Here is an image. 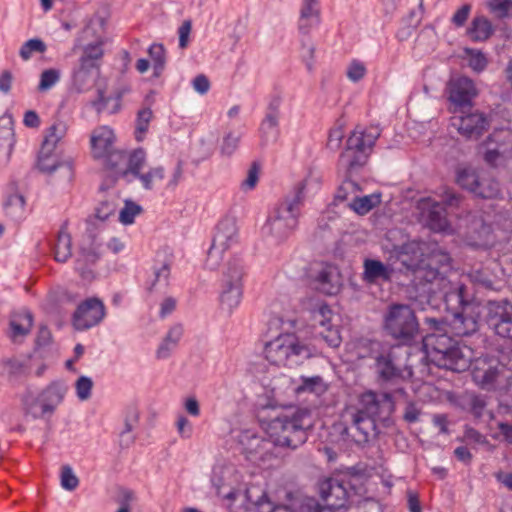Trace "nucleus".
<instances>
[{
	"label": "nucleus",
	"instance_id": "1",
	"mask_svg": "<svg viewBox=\"0 0 512 512\" xmlns=\"http://www.w3.org/2000/svg\"><path fill=\"white\" fill-rule=\"evenodd\" d=\"M312 423L307 409L282 412L272 418L266 427V433L275 446L296 449L308 438Z\"/></svg>",
	"mask_w": 512,
	"mask_h": 512
},
{
	"label": "nucleus",
	"instance_id": "2",
	"mask_svg": "<svg viewBox=\"0 0 512 512\" xmlns=\"http://www.w3.org/2000/svg\"><path fill=\"white\" fill-rule=\"evenodd\" d=\"M304 190L305 184L299 183L293 195L287 196L273 209L262 227L263 234L272 238L276 244L285 241L297 227Z\"/></svg>",
	"mask_w": 512,
	"mask_h": 512
},
{
	"label": "nucleus",
	"instance_id": "3",
	"mask_svg": "<svg viewBox=\"0 0 512 512\" xmlns=\"http://www.w3.org/2000/svg\"><path fill=\"white\" fill-rule=\"evenodd\" d=\"M422 343L426 357L436 367L457 373L469 368L470 357L464 353L460 342L450 335H424Z\"/></svg>",
	"mask_w": 512,
	"mask_h": 512
},
{
	"label": "nucleus",
	"instance_id": "4",
	"mask_svg": "<svg viewBox=\"0 0 512 512\" xmlns=\"http://www.w3.org/2000/svg\"><path fill=\"white\" fill-rule=\"evenodd\" d=\"M383 330L401 345H412L419 336H423L415 310L403 303L387 306L383 316Z\"/></svg>",
	"mask_w": 512,
	"mask_h": 512
},
{
	"label": "nucleus",
	"instance_id": "5",
	"mask_svg": "<svg viewBox=\"0 0 512 512\" xmlns=\"http://www.w3.org/2000/svg\"><path fill=\"white\" fill-rule=\"evenodd\" d=\"M380 136V132L358 131L355 129L346 141L340 160L346 163L349 172L363 167L372 152V149Z\"/></svg>",
	"mask_w": 512,
	"mask_h": 512
},
{
	"label": "nucleus",
	"instance_id": "6",
	"mask_svg": "<svg viewBox=\"0 0 512 512\" xmlns=\"http://www.w3.org/2000/svg\"><path fill=\"white\" fill-rule=\"evenodd\" d=\"M481 307L482 323L499 338L512 339V301L487 300Z\"/></svg>",
	"mask_w": 512,
	"mask_h": 512
},
{
	"label": "nucleus",
	"instance_id": "7",
	"mask_svg": "<svg viewBox=\"0 0 512 512\" xmlns=\"http://www.w3.org/2000/svg\"><path fill=\"white\" fill-rule=\"evenodd\" d=\"M243 275V261L240 257L235 256L227 263V268L223 274L222 291L219 297L221 308L227 310L229 313H231L234 308L238 307L241 302L243 295Z\"/></svg>",
	"mask_w": 512,
	"mask_h": 512
},
{
	"label": "nucleus",
	"instance_id": "8",
	"mask_svg": "<svg viewBox=\"0 0 512 512\" xmlns=\"http://www.w3.org/2000/svg\"><path fill=\"white\" fill-rule=\"evenodd\" d=\"M66 392L67 387L62 382H51L36 398H24L26 413L34 419L43 418L46 414L52 415L63 401Z\"/></svg>",
	"mask_w": 512,
	"mask_h": 512
},
{
	"label": "nucleus",
	"instance_id": "9",
	"mask_svg": "<svg viewBox=\"0 0 512 512\" xmlns=\"http://www.w3.org/2000/svg\"><path fill=\"white\" fill-rule=\"evenodd\" d=\"M475 385L480 389L491 392L498 388L499 378L505 371V366L494 356H480L470 359L469 368Z\"/></svg>",
	"mask_w": 512,
	"mask_h": 512
},
{
	"label": "nucleus",
	"instance_id": "10",
	"mask_svg": "<svg viewBox=\"0 0 512 512\" xmlns=\"http://www.w3.org/2000/svg\"><path fill=\"white\" fill-rule=\"evenodd\" d=\"M238 241L236 222L232 218L222 219L213 237L212 244L207 253L205 265L210 270L218 268L223 253Z\"/></svg>",
	"mask_w": 512,
	"mask_h": 512
},
{
	"label": "nucleus",
	"instance_id": "11",
	"mask_svg": "<svg viewBox=\"0 0 512 512\" xmlns=\"http://www.w3.org/2000/svg\"><path fill=\"white\" fill-rule=\"evenodd\" d=\"M368 357L374 360L373 368L379 382L389 383L401 377L402 370L396 364V355L393 347L383 345L376 340L370 341Z\"/></svg>",
	"mask_w": 512,
	"mask_h": 512
},
{
	"label": "nucleus",
	"instance_id": "12",
	"mask_svg": "<svg viewBox=\"0 0 512 512\" xmlns=\"http://www.w3.org/2000/svg\"><path fill=\"white\" fill-rule=\"evenodd\" d=\"M351 483L345 477H330L319 483V494L334 512L345 510L350 497Z\"/></svg>",
	"mask_w": 512,
	"mask_h": 512
},
{
	"label": "nucleus",
	"instance_id": "13",
	"mask_svg": "<svg viewBox=\"0 0 512 512\" xmlns=\"http://www.w3.org/2000/svg\"><path fill=\"white\" fill-rule=\"evenodd\" d=\"M452 259L448 252L442 250H433L422 264L418 279L433 284L438 281L439 284L448 281L447 274L451 271Z\"/></svg>",
	"mask_w": 512,
	"mask_h": 512
},
{
	"label": "nucleus",
	"instance_id": "14",
	"mask_svg": "<svg viewBox=\"0 0 512 512\" xmlns=\"http://www.w3.org/2000/svg\"><path fill=\"white\" fill-rule=\"evenodd\" d=\"M281 105L282 97L279 94L270 96L264 118L258 129L261 147L276 143L280 136Z\"/></svg>",
	"mask_w": 512,
	"mask_h": 512
},
{
	"label": "nucleus",
	"instance_id": "15",
	"mask_svg": "<svg viewBox=\"0 0 512 512\" xmlns=\"http://www.w3.org/2000/svg\"><path fill=\"white\" fill-rule=\"evenodd\" d=\"M106 314L103 302L96 297L82 301L72 315V325L77 331H86L102 322Z\"/></svg>",
	"mask_w": 512,
	"mask_h": 512
},
{
	"label": "nucleus",
	"instance_id": "16",
	"mask_svg": "<svg viewBox=\"0 0 512 512\" xmlns=\"http://www.w3.org/2000/svg\"><path fill=\"white\" fill-rule=\"evenodd\" d=\"M449 316L450 332L458 337L471 336L476 333L482 323V307L477 304L465 310L453 312Z\"/></svg>",
	"mask_w": 512,
	"mask_h": 512
},
{
	"label": "nucleus",
	"instance_id": "17",
	"mask_svg": "<svg viewBox=\"0 0 512 512\" xmlns=\"http://www.w3.org/2000/svg\"><path fill=\"white\" fill-rule=\"evenodd\" d=\"M440 285L443 286L444 289L443 301L446 306L447 315L460 310H465L468 306L477 305L474 301L473 295L464 283L448 280Z\"/></svg>",
	"mask_w": 512,
	"mask_h": 512
},
{
	"label": "nucleus",
	"instance_id": "18",
	"mask_svg": "<svg viewBox=\"0 0 512 512\" xmlns=\"http://www.w3.org/2000/svg\"><path fill=\"white\" fill-rule=\"evenodd\" d=\"M449 101L461 110L471 108L478 91L472 79L460 76L447 83Z\"/></svg>",
	"mask_w": 512,
	"mask_h": 512
},
{
	"label": "nucleus",
	"instance_id": "19",
	"mask_svg": "<svg viewBox=\"0 0 512 512\" xmlns=\"http://www.w3.org/2000/svg\"><path fill=\"white\" fill-rule=\"evenodd\" d=\"M417 209L425 224L432 231H444L449 226L445 207L431 198H421L417 202Z\"/></svg>",
	"mask_w": 512,
	"mask_h": 512
},
{
	"label": "nucleus",
	"instance_id": "20",
	"mask_svg": "<svg viewBox=\"0 0 512 512\" xmlns=\"http://www.w3.org/2000/svg\"><path fill=\"white\" fill-rule=\"evenodd\" d=\"M393 251L406 272H412L417 278L425 259L420 244L416 241H409L401 245H395Z\"/></svg>",
	"mask_w": 512,
	"mask_h": 512
},
{
	"label": "nucleus",
	"instance_id": "21",
	"mask_svg": "<svg viewBox=\"0 0 512 512\" xmlns=\"http://www.w3.org/2000/svg\"><path fill=\"white\" fill-rule=\"evenodd\" d=\"M275 351L279 358L282 357L286 359L297 358L295 360L296 363L303 361L304 359H308L311 356V352L309 347L299 342L297 339H288L283 342L279 340L270 342L265 347V353L267 359H271V353Z\"/></svg>",
	"mask_w": 512,
	"mask_h": 512
},
{
	"label": "nucleus",
	"instance_id": "22",
	"mask_svg": "<svg viewBox=\"0 0 512 512\" xmlns=\"http://www.w3.org/2000/svg\"><path fill=\"white\" fill-rule=\"evenodd\" d=\"M453 125L465 138L477 140L488 130L490 120L484 113L473 112L455 118Z\"/></svg>",
	"mask_w": 512,
	"mask_h": 512
},
{
	"label": "nucleus",
	"instance_id": "23",
	"mask_svg": "<svg viewBox=\"0 0 512 512\" xmlns=\"http://www.w3.org/2000/svg\"><path fill=\"white\" fill-rule=\"evenodd\" d=\"M394 269L378 259L366 258L363 262L362 280L366 284L390 282Z\"/></svg>",
	"mask_w": 512,
	"mask_h": 512
},
{
	"label": "nucleus",
	"instance_id": "24",
	"mask_svg": "<svg viewBox=\"0 0 512 512\" xmlns=\"http://www.w3.org/2000/svg\"><path fill=\"white\" fill-rule=\"evenodd\" d=\"M15 144L14 120L10 113L0 116V164L8 163Z\"/></svg>",
	"mask_w": 512,
	"mask_h": 512
},
{
	"label": "nucleus",
	"instance_id": "25",
	"mask_svg": "<svg viewBox=\"0 0 512 512\" xmlns=\"http://www.w3.org/2000/svg\"><path fill=\"white\" fill-rule=\"evenodd\" d=\"M102 159L104 160V168L109 172L101 186V189H106L113 186L118 179L122 178L120 172L125 168L124 165L126 164L127 154L125 151L114 148Z\"/></svg>",
	"mask_w": 512,
	"mask_h": 512
},
{
	"label": "nucleus",
	"instance_id": "26",
	"mask_svg": "<svg viewBox=\"0 0 512 512\" xmlns=\"http://www.w3.org/2000/svg\"><path fill=\"white\" fill-rule=\"evenodd\" d=\"M91 152L95 159H101L114 149L115 135L111 128L102 126L91 135Z\"/></svg>",
	"mask_w": 512,
	"mask_h": 512
},
{
	"label": "nucleus",
	"instance_id": "27",
	"mask_svg": "<svg viewBox=\"0 0 512 512\" xmlns=\"http://www.w3.org/2000/svg\"><path fill=\"white\" fill-rule=\"evenodd\" d=\"M99 68L78 61V65L72 71L71 90L81 94L90 90L94 85L95 74Z\"/></svg>",
	"mask_w": 512,
	"mask_h": 512
},
{
	"label": "nucleus",
	"instance_id": "28",
	"mask_svg": "<svg viewBox=\"0 0 512 512\" xmlns=\"http://www.w3.org/2000/svg\"><path fill=\"white\" fill-rule=\"evenodd\" d=\"M320 23V8L318 0H302L298 22L299 32L307 36L310 30Z\"/></svg>",
	"mask_w": 512,
	"mask_h": 512
},
{
	"label": "nucleus",
	"instance_id": "29",
	"mask_svg": "<svg viewBox=\"0 0 512 512\" xmlns=\"http://www.w3.org/2000/svg\"><path fill=\"white\" fill-rule=\"evenodd\" d=\"M35 357L28 354L25 358H8L3 360V369L10 381H22L32 371V362Z\"/></svg>",
	"mask_w": 512,
	"mask_h": 512
},
{
	"label": "nucleus",
	"instance_id": "30",
	"mask_svg": "<svg viewBox=\"0 0 512 512\" xmlns=\"http://www.w3.org/2000/svg\"><path fill=\"white\" fill-rule=\"evenodd\" d=\"M37 168L40 172L52 175L59 169L65 170V175L71 178L73 175V165L70 160L60 161L56 158L55 152L44 155L39 151Z\"/></svg>",
	"mask_w": 512,
	"mask_h": 512
},
{
	"label": "nucleus",
	"instance_id": "31",
	"mask_svg": "<svg viewBox=\"0 0 512 512\" xmlns=\"http://www.w3.org/2000/svg\"><path fill=\"white\" fill-rule=\"evenodd\" d=\"M146 163V151L139 147L134 149L132 152L127 155L126 164L127 166L123 171L120 172L122 175V179L126 181V183H131L134 178L141 172V169Z\"/></svg>",
	"mask_w": 512,
	"mask_h": 512
},
{
	"label": "nucleus",
	"instance_id": "32",
	"mask_svg": "<svg viewBox=\"0 0 512 512\" xmlns=\"http://www.w3.org/2000/svg\"><path fill=\"white\" fill-rule=\"evenodd\" d=\"M494 33L491 21L485 16H476L467 28L466 34L473 42L486 41Z\"/></svg>",
	"mask_w": 512,
	"mask_h": 512
},
{
	"label": "nucleus",
	"instance_id": "33",
	"mask_svg": "<svg viewBox=\"0 0 512 512\" xmlns=\"http://www.w3.org/2000/svg\"><path fill=\"white\" fill-rule=\"evenodd\" d=\"M17 319H12L9 323L11 334L10 338L16 342L19 337L28 335L33 326V314L29 310H23L16 315Z\"/></svg>",
	"mask_w": 512,
	"mask_h": 512
},
{
	"label": "nucleus",
	"instance_id": "34",
	"mask_svg": "<svg viewBox=\"0 0 512 512\" xmlns=\"http://www.w3.org/2000/svg\"><path fill=\"white\" fill-rule=\"evenodd\" d=\"M182 335L183 327L181 324H176L172 326L156 351L157 358H168L171 355L172 350H174L178 345V342L180 341Z\"/></svg>",
	"mask_w": 512,
	"mask_h": 512
},
{
	"label": "nucleus",
	"instance_id": "35",
	"mask_svg": "<svg viewBox=\"0 0 512 512\" xmlns=\"http://www.w3.org/2000/svg\"><path fill=\"white\" fill-rule=\"evenodd\" d=\"M71 235L66 231V225H63L58 232L57 241L54 245V258L57 262L65 263L72 255Z\"/></svg>",
	"mask_w": 512,
	"mask_h": 512
},
{
	"label": "nucleus",
	"instance_id": "36",
	"mask_svg": "<svg viewBox=\"0 0 512 512\" xmlns=\"http://www.w3.org/2000/svg\"><path fill=\"white\" fill-rule=\"evenodd\" d=\"M272 446H275L272 439H265L257 435H253L245 447L247 454L254 456L257 459L265 460L268 458V454Z\"/></svg>",
	"mask_w": 512,
	"mask_h": 512
},
{
	"label": "nucleus",
	"instance_id": "37",
	"mask_svg": "<svg viewBox=\"0 0 512 512\" xmlns=\"http://www.w3.org/2000/svg\"><path fill=\"white\" fill-rule=\"evenodd\" d=\"M380 399L382 404L379 413L376 417V422H380L384 428H390L394 425L392 414L395 412V401L394 397L389 392H381Z\"/></svg>",
	"mask_w": 512,
	"mask_h": 512
},
{
	"label": "nucleus",
	"instance_id": "38",
	"mask_svg": "<svg viewBox=\"0 0 512 512\" xmlns=\"http://www.w3.org/2000/svg\"><path fill=\"white\" fill-rule=\"evenodd\" d=\"M381 393H377L372 390H368L363 392L360 395L359 402L362 406L361 411L365 412L366 415L373 419V421L376 423V417L379 413V410L381 408L382 399H380Z\"/></svg>",
	"mask_w": 512,
	"mask_h": 512
},
{
	"label": "nucleus",
	"instance_id": "39",
	"mask_svg": "<svg viewBox=\"0 0 512 512\" xmlns=\"http://www.w3.org/2000/svg\"><path fill=\"white\" fill-rule=\"evenodd\" d=\"M147 52L152 62L153 77L158 78L163 74L166 68V49L162 43H153L148 48Z\"/></svg>",
	"mask_w": 512,
	"mask_h": 512
},
{
	"label": "nucleus",
	"instance_id": "40",
	"mask_svg": "<svg viewBox=\"0 0 512 512\" xmlns=\"http://www.w3.org/2000/svg\"><path fill=\"white\" fill-rule=\"evenodd\" d=\"M501 193L500 183L490 177H480L477 187L472 189V194L481 199H494Z\"/></svg>",
	"mask_w": 512,
	"mask_h": 512
},
{
	"label": "nucleus",
	"instance_id": "41",
	"mask_svg": "<svg viewBox=\"0 0 512 512\" xmlns=\"http://www.w3.org/2000/svg\"><path fill=\"white\" fill-rule=\"evenodd\" d=\"M65 134V127L62 123H55L50 126L47 130V134L44 137L41 146V153L44 155L55 152L58 142L63 138Z\"/></svg>",
	"mask_w": 512,
	"mask_h": 512
},
{
	"label": "nucleus",
	"instance_id": "42",
	"mask_svg": "<svg viewBox=\"0 0 512 512\" xmlns=\"http://www.w3.org/2000/svg\"><path fill=\"white\" fill-rule=\"evenodd\" d=\"M97 94L98 97L91 102V106L98 114H101L106 109L110 101H113V105L110 108V114H116L121 110V92H117L115 96H106L103 89H98Z\"/></svg>",
	"mask_w": 512,
	"mask_h": 512
},
{
	"label": "nucleus",
	"instance_id": "43",
	"mask_svg": "<svg viewBox=\"0 0 512 512\" xmlns=\"http://www.w3.org/2000/svg\"><path fill=\"white\" fill-rule=\"evenodd\" d=\"M318 289L326 295H336L340 291V283L338 277L331 270L322 269L317 277Z\"/></svg>",
	"mask_w": 512,
	"mask_h": 512
},
{
	"label": "nucleus",
	"instance_id": "44",
	"mask_svg": "<svg viewBox=\"0 0 512 512\" xmlns=\"http://www.w3.org/2000/svg\"><path fill=\"white\" fill-rule=\"evenodd\" d=\"M104 56L103 43L101 41L89 43L83 47L79 62L88 64L100 69L101 60Z\"/></svg>",
	"mask_w": 512,
	"mask_h": 512
},
{
	"label": "nucleus",
	"instance_id": "45",
	"mask_svg": "<svg viewBox=\"0 0 512 512\" xmlns=\"http://www.w3.org/2000/svg\"><path fill=\"white\" fill-rule=\"evenodd\" d=\"M153 278L147 280L145 288L149 293H152L157 289V286H167L170 277V263L163 262L160 266H153Z\"/></svg>",
	"mask_w": 512,
	"mask_h": 512
},
{
	"label": "nucleus",
	"instance_id": "46",
	"mask_svg": "<svg viewBox=\"0 0 512 512\" xmlns=\"http://www.w3.org/2000/svg\"><path fill=\"white\" fill-rule=\"evenodd\" d=\"M480 177L477 171L470 166L459 167L456 171V183L471 193L472 189L477 187Z\"/></svg>",
	"mask_w": 512,
	"mask_h": 512
},
{
	"label": "nucleus",
	"instance_id": "47",
	"mask_svg": "<svg viewBox=\"0 0 512 512\" xmlns=\"http://www.w3.org/2000/svg\"><path fill=\"white\" fill-rule=\"evenodd\" d=\"M25 206V198L22 194L14 192L7 196L3 208L7 216L14 220L21 218Z\"/></svg>",
	"mask_w": 512,
	"mask_h": 512
},
{
	"label": "nucleus",
	"instance_id": "48",
	"mask_svg": "<svg viewBox=\"0 0 512 512\" xmlns=\"http://www.w3.org/2000/svg\"><path fill=\"white\" fill-rule=\"evenodd\" d=\"M381 202V194H371L355 197L350 203V208L358 215H365Z\"/></svg>",
	"mask_w": 512,
	"mask_h": 512
},
{
	"label": "nucleus",
	"instance_id": "49",
	"mask_svg": "<svg viewBox=\"0 0 512 512\" xmlns=\"http://www.w3.org/2000/svg\"><path fill=\"white\" fill-rule=\"evenodd\" d=\"M152 117L153 112L149 107H144L137 112L134 131V137L137 142H142L144 140Z\"/></svg>",
	"mask_w": 512,
	"mask_h": 512
},
{
	"label": "nucleus",
	"instance_id": "50",
	"mask_svg": "<svg viewBox=\"0 0 512 512\" xmlns=\"http://www.w3.org/2000/svg\"><path fill=\"white\" fill-rule=\"evenodd\" d=\"M326 389L323 378L319 375L312 377H301V384L294 388V392L297 395L303 393H315L319 394L324 392Z\"/></svg>",
	"mask_w": 512,
	"mask_h": 512
},
{
	"label": "nucleus",
	"instance_id": "51",
	"mask_svg": "<svg viewBox=\"0 0 512 512\" xmlns=\"http://www.w3.org/2000/svg\"><path fill=\"white\" fill-rule=\"evenodd\" d=\"M424 324L428 327L429 331L426 335L439 337L451 333L448 315L444 317H425Z\"/></svg>",
	"mask_w": 512,
	"mask_h": 512
},
{
	"label": "nucleus",
	"instance_id": "52",
	"mask_svg": "<svg viewBox=\"0 0 512 512\" xmlns=\"http://www.w3.org/2000/svg\"><path fill=\"white\" fill-rule=\"evenodd\" d=\"M375 422L365 412L358 410L353 415V427L359 432L361 438L358 440L366 442L369 438V428L374 427Z\"/></svg>",
	"mask_w": 512,
	"mask_h": 512
},
{
	"label": "nucleus",
	"instance_id": "53",
	"mask_svg": "<svg viewBox=\"0 0 512 512\" xmlns=\"http://www.w3.org/2000/svg\"><path fill=\"white\" fill-rule=\"evenodd\" d=\"M47 50L46 43L40 38H31L24 42L19 50V56L22 60H29L33 53H44Z\"/></svg>",
	"mask_w": 512,
	"mask_h": 512
},
{
	"label": "nucleus",
	"instance_id": "54",
	"mask_svg": "<svg viewBox=\"0 0 512 512\" xmlns=\"http://www.w3.org/2000/svg\"><path fill=\"white\" fill-rule=\"evenodd\" d=\"M165 177V169L162 166L150 168L146 173L140 172L136 179L140 180L142 186L146 190H152L154 187L153 181H161Z\"/></svg>",
	"mask_w": 512,
	"mask_h": 512
},
{
	"label": "nucleus",
	"instance_id": "55",
	"mask_svg": "<svg viewBox=\"0 0 512 512\" xmlns=\"http://www.w3.org/2000/svg\"><path fill=\"white\" fill-rule=\"evenodd\" d=\"M465 54L468 57V66L475 72H482L488 65L486 56L479 50L466 48Z\"/></svg>",
	"mask_w": 512,
	"mask_h": 512
},
{
	"label": "nucleus",
	"instance_id": "56",
	"mask_svg": "<svg viewBox=\"0 0 512 512\" xmlns=\"http://www.w3.org/2000/svg\"><path fill=\"white\" fill-rule=\"evenodd\" d=\"M59 80L60 71L58 69H46L40 74V80L37 86V90L39 92H46L50 90Z\"/></svg>",
	"mask_w": 512,
	"mask_h": 512
},
{
	"label": "nucleus",
	"instance_id": "57",
	"mask_svg": "<svg viewBox=\"0 0 512 512\" xmlns=\"http://www.w3.org/2000/svg\"><path fill=\"white\" fill-rule=\"evenodd\" d=\"M142 207L131 200L125 201L124 207L120 210L119 221L124 225H131L135 217L140 214Z\"/></svg>",
	"mask_w": 512,
	"mask_h": 512
},
{
	"label": "nucleus",
	"instance_id": "58",
	"mask_svg": "<svg viewBox=\"0 0 512 512\" xmlns=\"http://www.w3.org/2000/svg\"><path fill=\"white\" fill-rule=\"evenodd\" d=\"M51 341L52 334L50 329L45 325L40 326L35 338L34 351L31 355L36 357L39 354L41 356L42 349L50 345Z\"/></svg>",
	"mask_w": 512,
	"mask_h": 512
},
{
	"label": "nucleus",
	"instance_id": "59",
	"mask_svg": "<svg viewBox=\"0 0 512 512\" xmlns=\"http://www.w3.org/2000/svg\"><path fill=\"white\" fill-rule=\"evenodd\" d=\"M93 381L88 376H80L75 383L76 395L82 400H88L91 397Z\"/></svg>",
	"mask_w": 512,
	"mask_h": 512
},
{
	"label": "nucleus",
	"instance_id": "60",
	"mask_svg": "<svg viewBox=\"0 0 512 512\" xmlns=\"http://www.w3.org/2000/svg\"><path fill=\"white\" fill-rule=\"evenodd\" d=\"M315 50L316 47L314 43H312L310 40L306 41L302 39L301 58L309 72H312L314 70Z\"/></svg>",
	"mask_w": 512,
	"mask_h": 512
},
{
	"label": "nucleus",
	"instance_id": "61",
	"mask_svg": "<svg viewBox=\"0 0 512 512\" xmlns=\"http://www.w3.org/2000/svg\"><path fill=\"white\" fill-rule=\"evenodd\" d=\"M61 486L67 491L75 490L79 485V479L69 465L61 468Z\"/></svg>",
	"mask_w": 512,
	"mask_h": 512
},
{
	"label": "nucleus",
	"instance_id": "62",
	"mask_svg": "<svg viewBox=\"0 0 512 512\" xmlns=\"http://www.w3.org/2000/svg\"><path fill=\"white\" fill-rule=\"evenodd\" d=\"M239 141L240 135H237L234 132L227 133L224 136L222 145L220 147L221 154L225 156H231L238 148Z\"/></svg>",
	"mask_w": 512,
	"mask_h": 512
},
{
	"label": "nucleus",
	"instance_id": "63",
	"mask_svg": "<svg viewBox=\"0 0 512 512\" xmlns=\"http://www.w3.org/2000/svg\"><path fill=\"white\" fill-rule=\"evenodd\" d=\"M471 10H472V5L471 4H468V3L463 4L460 8H458L455 11L453 16L451 17V23L456 28L463 27L465 25V23L467 22L468 18H469Z\"/></svg>",
	"mask_w": 512,
	"mask_h": 512
},
{
	"label": "nucleus",
	"instance_id": "64",
	"mask_svg": "<svg viewBox=\"0 0 512 512\" xmlns=\"http://www.w3.org/2000/svg\"><path fill=\"white\" fill-rule=\"evenodd\" d=\"M80 252L88 264H95L100 258L99 246L95 243V237H92L89 246H82Z\"/></svg>",
	"mask_w": 512,
	"mask_h": 512
}]
</instances>
